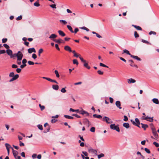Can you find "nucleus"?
<instances>
[{"mask_svg":"<svg viewBox=\"0 0 159 159\" xmlns=\"http://www.w3.org/2000/svg\"><path fill=\"white\" fill-rule=\"evenodd\" d=\"M142 125V128H143L144 130H145L148 127V126L147 124H144L142 123L140 124Z\"/></svg>","mask_w":159,"mask_h":159,"instance_id":"16","label":"nucleus"},{"mask_svg":"<svg viewBox=\"0 0 159 159\" xmlns=\"http://www.w3.org/2000/svg\"><path fill=\"white\" fill-rule=\"evenodd\" d=\"M54 73L56 75V76L57 78H59L60 77V75L59 74L57 70H55Z\"/></svg>","mask_w":159,"mask_h":159,"instance_id":"34","label":"nucleus"},{"mask_svg":"<svg viewBox=\"0 0 159 159\" xmlns=\"http://www.w3.org/2000/svg\"><path fill=\"white\" fill-rule=\"evenodd\" d=\"M82 153L85 156H87L88 155V153L86 152L83 151L82 152Z\"/></svg>","mask_w":159,"mask_h":159,"instance_id":"62","label":"nucleus"},{"mask_svg":"<svg viewBox=\"0 0 159 159\" xmlns=\"http://www.w3.org/2000/svg\"><path fill=\"white\" fill-rule=\"evenodd\" d=\"M90 130L93 132H94L95 131V128L94 127H93L91 128L90 129Z\"/></svg>","mask_w":159,"mask_h":159,"instance_id":"47","label":"nucleus"},{"mask_svg":"<svg viewBox=\"0 0 159 159\" xmlns=\"http://www.w3.org/2000/svg\"><path fill=\"white\" fill-rule=\"evenodd\" d=\"M153 117H149L148 116L145 117L144 116H143L142 119V120H145L148 121L152 122H153Z\"/></svg>","mask_w":159,"mask_h":159,"instance_id":"2","label":"nucleus"},{"mask_svg":"<svg viewBox=\"0 0 159 159\" xmlns=\"http://www.w3.org/2000/svg\"><path fill=\"white\" fill-rule=\"evenodd\" d=\"M79 58L82 62L84 63L86 62V61L84 60L83 57L81 56L79 57Z\"/></svg>","mask_w":159,"mask_h":159,"instance_id":"43","label":"nucleus"},{"mask_svg":"<svg viewBox=\"0 0 159 159\" xmlns=\"http://www.w3.org/2000/svg\"><path fill=\"white\" fill-rule=\"evenodd\" d=\"M7 53L9 56H11L12 54V52L10 49H7L6 51Z\"/></svg>","mask_w":159,"mask_h":159,"instance_id":"23","label":"nucleus"},{"mask_svg":"<svg viewBox=\"0 0 159 159\" xmlns=\"http://www.w3.org/2000/svg\"><path fill=\"white\" fill-rule=\"evenodd\" d=\"M64 49L67 51H68L69 52H71L72 50L71 49V48L68 46H66L64 47Z\"/></svg>","mask_w":159,"mask_h":159,"instance_id":"15","label":"nucleus"},{"mask_svg":"<svg viewBox=\"0 0 159 159\" xmlns=\"http://www.w3.org/2000/svg\"><path fill=\"white\" fill-rule=\"evenodd\" d=\"M149 35H151L152 34H153L154 35H156V32H155L154 31H151L149 32Z\"/></svg>","mask_w":159,"mask_h":159,"instance_id":"53","label":"nucleus"},{"mask_svg":"<svg viewBox=\"0 0 159 159\" xmlns=\"http://www.w3.org/2000/svg\"><path fill=\"white\" fill-rule=\"evenodd\" d=\"M80 113L81 114H82V115H84L85 114L87 116H88L89 115V113H88L87 111H84V110L82 111H81Z\"/></svg>","mask_w":159,"mask_h":159,"instance_id":"27","label":"nucleus"},{"mask_svg":"<svg viewBox=\"0 0 159 159\" xmlns=\"http://www.w3.org/2000/svg\"><path fill=\"white\" fill-rule=\"evenodd\" d=\"M52 88L54 90H57L59 89V86L57 85H53Z\"/></svg>","mask_w":159,"mask_h":159,"instance_id":"24","label":"nucleus"},{"mask_svg":"<svg viewBox=\"0 0 159 159\" xmlns=\"http://www.w3.org/2000/svg\"><path fill=\"white\" fill-rule=\"evenodd\" d=\"M14 76V73L13 72H11L9 75V76L10 77H12Z\"/></svg>","mask_w":159,"mask_h":159,"instance_id":"54","label":"nucleus"},{"mask_svg":"<svg viewBox=\"0 0 159 159\" xmlns=\"http://www.w3.org/2000/svg\"><path fill=\"white\" fill-rule=\"evenodd\" d=\"M32 57L34 59H35L37 57V55H36V54H34V53L32 54Z\"/></svg>","mask_w":159,"mask_h":159,"instance_id":"59","label":"nucleus"},{"mask_svg":"<svg viewBox=\"0 0 159 159\" xmlns=\"http://www.w3.org/2000/svg\"><path fill=\"white\" fill-rule=\"evenodd\" d=\"M130 56L134 58V59H135L138 61H141V59L140 58H139L138 56H134V55H132V54Z\"/></svg>","mask_w":159,"mask_h":159,"instance_id":"18","label":"nucleus"},{"mask_svg":"<svg viewBox=\"0 0 159 159\" xmlns=\"http://www.w3.org/2000/svg\"><path fill=\"white\" fill-rule=\"evenodd\" d=\"M52 8L56 9L57 8L55 4H52L49 5Z\"/></svg>","mask_w":159,"mask_h":159,"instance_id":"48","label":"nucleus"},{"mask_svg":"<svg viewBox=\"0 0 159 159\" xmlns=\"http://www.w3.org/2000/svg\"><path fill=\"white\" fill-rule=\"evenodd\" d=\"M88 152L96 155H97V151L96 150L93 149L92 148H89L88 149Z\"/></svg>","mask_w":159,"mask_h":159,"instance_id":"5","label":"nucleus"},{"mask_svg":"<svg viewBox=\"0 0 159 159\" xmlns=\"http://www.w3.org/2000/svg\"><path fill=\"white\" fill-rule=\"evenodd\" d=\"M28 51L29 53H31L32 52H35L36 50L34 48H30L28 49Z\"/></svg>","mask_w":159,"mask_h":159,"instance_id":"10","label":"nucleus"},{"mask_svg":"<svg viewBox=\"0 0 159 159\" xmlns=\"http://www.w3.org/2000/svg\"><path fill=\"white\" fill-rule=\"evenodd\" d=\"M123 126L127 129L129 127V125L128 123H124L123 125Z\"/></svg>","mask_w":159,"mask_h":159,"instance_id":"25","label":"nucleus"},{"mask_svg":"<svg viewBox=\"0 0 159 159\" xmlns=\"http://www.w3.org/2000/svg\"><path fill=\"white\" fill-rule=\"evenodd\" d=\"M57 37V35L55 34H52L49 37V38L50 39H54Z\"/></svg>","mask_w":159,"mask_h":159,"instance_id":"20","label":"nucleus"},{"mask_svg":"<svg viewBox=\"0 0 159 159\" xmlns=\"http://www.w3.org/2000/svg\"><path fill=\"white\" fill-rule=\"evenodd\" d=\"M81 55L80 54H78L76 53L74 54V56L76 57H79Z\"/></svg>","mask_w":159,"mask_h":159,"instance_id":"63","label":"nucleus"},{"mask_svg":"<svg viewBox=\"0 0 159 159\" xmlns=\"http://www.w3.org/2000/svg\"><path fill=\"white\" fill-rule=\"evenodd\" d=\"M124 53H125L127 54L130 56L131 54L129 53V52L126 49H125L123 50Z\"/></svg>","mask_w":159,"mask_h":159,"instance_id":"35","label":"nucleus"},{"mask_svg":"<svg viewBox=\"0 0 159 159\" xmlns=\"http://www.w3.org/2000/svg\"><path fill=\"white\" fill-rule=\"evenodd\" d=\"M59 34L62 37L65 36L66 35V34L64 33L63 31L61 30H59L58 31Z\"/></svg>","mask_w":159,"mask_h":159,"instance_id":"17","label":"nucleus"},{"mask_svg":"<svg viewBox=\"0 0 159 159\" xmlns=\"http://www.w3.org/2000/svg\"><path fill=\"white\" fill-rule=\"evenodd\" d=\"M28 63L29 65H33L34 64V63L33 62L30 61H28Z\"/></svg>","mask_w":159,"mask_h":159,"instance_id":"55","label":"nucleus"},{"mask_svg":"<svg viewBox=\"0 0 159 159\" xmlns=\"http://www.w3.org/2000/svg\"><path fill=\"white\" fill-rule=\"evenodd\" d=\"M144 150L145 151V152L148 153L149 154L150 153V150L148 148H144Z\"/></svg>","mask_w":159,"mask_h":159,"instance_id":"45","label":"nucleus"},{"mask_svg":"<svg viewBox=\"0 0 159 159\" xmlns=\"http://www.w3.org/2000/svg\"><path fill=\"white\" fill-rule=\"evenodd\" d=\"M59 21L60 22L62 23L64 25H66L67 23V22L66 20H60Z\"/></svg>","mask_w":159,"mask_h":159,"instance_id":"40","label":"nucleus"},{"mask_svg":"<svg viewBox=\"0 0 159 159\" xmlns=\"http://www.w3.org/2000/svg\"><path fill=\"white\" fill-rule=\"evenodd\" d=\"M73 63L74 64H76L78 65L79 64L78 62L77 59H74L73 61Z\"/></svg>","mask_w":159,"mask_h":159,"instance_id":"33","label":"nucleus"},{"mask_svg":"<svg viewBox=\"0 0 159 159\" xmlns=\"http://www.w3.org/2000/svg\"><path fill=\"white\" fill-rule=\"evenodd\" d=\"M3 46L7 49H8L9 48V46L7 45V44H3Z\"/></svg>","mask_w":159,"mask_h":159,"instance_id":"61","label":"nucleus"},{"mask_svg":"<svg viewBox=\"0 0 159 159\" xmlns=\"http://www.w3.org/2000/svg\"><path fill=\"white\" fill-rule=\"evenodd\" d=\"M134 36L135 38H138L139 37V35L136 31H135L134 32Z\"/></svg>","mask_w":159,"mask_h":159,"instance_id":"37","label":"nucleus"},{"mask_svg":"<svg viewBox=\"0 0 159 159\" xmlns=\"http://www.w3.org/2000/svg\"><path fill=\"white\" fill-rule=\"evenodd\" d=\"M34 5L36 7H38L40 5L38 2H36L34 3Z\"/></svg>","mask_w":159,"mask_h":159,"instance_id":"44","label":"nucleus"},{"mask_svg":"<svg viewBox=\"0 0 159 159\" xmlns=\"http://www.w3.org/2000/svg\"><path fill=\"white\" fill-rule=\"evenodd\" d=\"M21 60H18V59H17V63L19 65H20L21 64Z\"/></svg>","mask_w":159,"mask_h":159,"instance_id":"58","label":"nucleus"},{"mask_svg":"<svg viewBox=\"0 0 159 159\" xmlns=\"http://www.w3.org/2000/svg\"><path fill=\"white\" fill-rule=\"evenodd\" d=\"M80 28L81 29L85 30L87 32L89 31V29H88V28H86V27H85V26H83V27H80Z\"/></svg>","mask_w":159,"mask_h":159,"instance_id":"30","label":"nucleus"},{"mask_svg":"<svg viewBox=\"0 0 159 159\" xmlns=\"http://www.w3.org/2000/svg\"><path fill=\"white\" fill-rule=\"evenodd\" d=\"M39 106L40 107L41 111H43L45 109V107L44 106H42L40 104H39Z\"/></svg>","mask_w":159,"mask_h":159,"instance_id":"36","label":"nucleus"},{"mask_svg":"<svg viewBox=\"0 0 159 159\" xmlns=\"http://www.w3.org/2000/svg\"><path fill=\"white\" fill-rule=\"evenodd\" d=\"M110 127L111 129L115 130L118 132H119L120 131L118 125H116L115 124H114L110 125Z\"/></svg>","mask_w":159,"mask_h":159,"instance_id":"1","label":"nucleus"},{"mask_svg":"<svg viewBox=\"0 0 159 159\" xmlns=\"http://www.w3.org/2000/svg\"><path fill=\"white\" fill-rule=\"evenodd\" d=\"M132 26L136 28L137 30L141 31L142 30V28L139 26H137L134 25H132Z\"/></svg>","mask_w":159,"mask_h":159,"instance_id":"13","label":"nucleus"},{"mask_svg":"<svg viewBox=\"0 0 159 159\" xmlns=\"http://www.w3.org/2000/svg\"><path fill=\"white\" fill-rule=\"evenodd\" d=\"M104 156V154L103 153H101L98 156V159H100L101 157H103Z\"/></svg>","mask_w":159,"mask_h":159,"instance_id":"41","label":"nucleus"},{"mask_svg":"<svg viewBox=\"0 0 159 159\" xmlns=\"http://www.w3.org/2000/svg\"><path fill=\"white\" fill-rule=\"evenodd\" d=\"M153 144L154 145L157 147H158L159 146V144L156 142H154L153 143Z\"/></svg>","mask_w":159,"mask_h":159,"instance_id":"50","label":"nucleus"},{"mask_svg":"<svg viewBox=\"0 0 159 159\" xmlns=\"http://www.w3.org/2000/svg\"><path fill=\"white\" fill-rule=\"evenodd\" d=\"M12 152L14 157H16V156L18 154V152L14 150L13 148H12Z\"/></svg>","mask_w":159,"mask_h":159,"instance_id":"21","label":"nucleus"},{"mask_svg":"<svg viewBox=\"0 0 159 159\" xmlns=\"http://www.w3.org/2000/svg\"><path fill=\"white\" fill-rule=\"evenodd\" d=\"M27 62V60L25 59H24L22 61V63L23 64H26V63Z\"/></svg>","mask_w":159,"mask_h":159,"instance_id":"60","label":"nucleus"},{"mask_svg":"<svg viewBox=\"0 0 159 159\" xmlns=\"http://www.w3.org/2000/svg\"><path fill=\"white\" fill-rule=\"evenodd\" d=\"M61 92L63 93H65L66 92L65 88H62L61 90Z\"/></svg>","mask_w":159,"mask_h":159,"instance_id":"64","label":"nucleus"},{"mask_svg":"<svg viewBox=\"0 0 159 159\" xmlns=\"http://www.w3.org/2000/svg\"><path fill=\"white\" fill-rule=\"evenodd\" d=\"M103 120L104 121H105L108 124H111L113 122L111 120V119L105 116L103 118Z\"/></svg>","mask_w":159,"mask_h":159,"instance_id":"3","label":"nucleus"},{"mask_svg":"<svg viewBox=\"0 0 159 159\" xmlns=\"http://www.w3.org/2000/svg\"><path fill=\"white\" fill-rule=\"evenodd\" d=\"M92 33L93 34H95L96 35V36L98 38H101L102 37L101 36H100L99 34H98L96 33V32H94V31H93L92 32Z\"/></svg>","mask_w":159,"mask_h":159,"instance_id":"31","label":"nucleus"},{"mask_svg":"<svg viewBox=\"0 0 159 159\" xmlns=\"http://www.w3.org/2000/svg\"><path fill=\"white\" fill-rule=\"evenodd\" d=\"M152 101L154 103L158 104L159 103V101L157 98H154L152 100Z\"/></svg>","mask_w":159,"mask_h":159,"instance_id":"19","label":"nucleus"},{"mask_svg":"<svg viewBox=\"0 0 159 159\" xmlns=\"http://www.w3.org/2000/svg\"><path fill=\"white\" fill-rule=\"evenodd\" d=\"M142 42L145 43L150 44L149 43L148 41L144 39H142Z\"/></svg>","mask_w":159,"mask_h":159,"instance_id":"49","label":"nucleus"},{"mask_svg":"<svg viewBox=\"0 0 159 159\" xmlns=\"http://www.w3.org/2000/svg\"><path fill=\"white\" fill-rule=\"evenodd\" d=\"M5 145L7 149H9V148L11 147L10 145L8 143H5Z\"/></svg>","mask_w":159,"mask_h":159,"instance_id":"39","label":"nucleus"},{"mask_svg":"<svg viewBox=\"0 0 159 159\" xmlns=\"http://www.w3.org/2000/svg\"><path fill=\"white\" fill-rule=\"evenodd\" d=\"M19 75L18 74H16L12 77V78L10 80L9 82H11L14 80H15L19 78Z\"/></svg>","mask_w":159,"mask_h":159,"instance_id":"8","label":"nucleus"},{"mask_svg":"<svg viewBox=\"0 0 159 159\" xmlns=\"http://www.w3.org/2000/svg\"><path fill=\"white\" fill-rule=\"evenodd\" d=\"M97 72L98 74L100 75H102L103 74V72L102 71L100 70H98L97 71Z\"/></svg>","mask_w":159,"mask_h":159,"instance_id":"51","label":"nucleus"},{"mask_svg":"<svg viewBox=\"0 0 159 159\" xmlns=\"http://www.w3.org/2000/svg\"><path fill=\"white\" fill-rule=\"evenodd\" d=\"M127 82L129 84H131V83H134L135 82L136 80L134 79L130 78L128 79Z\"/></svg>","mask_w":159,"mask_h":159,"instance_id":"12","label":"nucleus"},{"mask_svg":"<svg viewBox=\"0 0 159 159\" xmlns=\"http://www.w3.org/2000/svg\"><path fill=\"white\" fill-rule=\"evenodd\" d=\"M83 122L84 124L86 125L88 127H89V126L90 125V121L87 118L84 119Z\"/></svg>","mask_w":159,"mask_h":159,"instance_id":"6","label":"nucleus"},{"mask_svg":"<svg viewBox=\"0 0 159 159\" xmlns=\"http://www.w3.org/2000/svg\"><path fill=\"white\" fill-rule=\"evenodd\" d=\"M64 116L65 118L68 119H74V117L73 116L67 115H65Z\"/></svg>","mask_w":159,"mask_h":159,"instance_id":"29","label":"nucleus"},{"mask_svg":"<svg viewBox=\"0 0 159 159\" xmlns=\"http://www.w3.org/2000/svg\"><path fill=\"white\" fill-rule=\"evenodd\" d=\"M116 106L120 109H121L122 107H120V101H117L116 102Z\"/></svg>","mask_w":159,"mask_h":159,"instance_id":"11","label":"nucleus"},{"mask_svg":"<svg viewBox=\"0 0 159 159\" xmlns=\"http://www.w3.org/2000/svg\"><path fill=\"white\" fill-rule=\"evenodd\" d=\"M43 78L44 79H46L47 80L52 82H54L56 84H58V82L55 80H52L50 78H47L46 77H43Z\"/></svg>","mask_w":159,"mask_h":159,"instance_id":"7","label":"nucleus"},{"mask_svg":"<svg viewBox=\"0 0 159 159\" xmlns=\"http://www.w3.org/2000/svg\"><path fill=\"white\" fill-rule=\"evenodd\" d=\"M94 118H97L98 119H101L102 118V116L100 115H98L97 114H93V115Z\"/></svg>","mask_w":159,"mask_h":159,"instance_id":"22","label":"nucleus"},{"mask_svg":"<svg viewBox=\"0 0 159 159\" xmlns=\"http://www.w3.org/2000/svg\"><path fill=\"white\" fill-rule=\"evenodd\" d=\"M67 27L68 30L72 33H74V31L72 30V28L70 25H67Z\"/></svg>","mask_w":159,"mask_h":159,"instance_id":"28","label":"nucleus"},{"mask_svg":"<svg viewBox=\"0 0 159 159\" xmlns=\"http://www.w3.org/2000/svg\"><path fill=\"white\" fill-rule=\"evenodd\" d=\"M135 121L136 122V125H135L136 126H138L139 128H140V127L139 126V125L140 124L138 118H136L135 119Z\"/></svg>","mask_w":159,"mask_h":159,"instance_id":"14","label":"nucleus"},{"mask_svg":"<svg viewBox=\"0 0 159 159\" xmlns=\"http://www.w3.org/2000/svg\"><path fill=\"white\" fill-rule=\"evenodd\" d=\"M22 18V17L21 16H20L16 18V20H21Z\"/></svg>","mask_w":159,"mask_h":159,"instance_id":"52","label":"nucleus"},{"mask_svg":"<svg viewBox=\"0 0 159 159\" xmlns=\"http://www.w3.org/2000/svg\"><path fill=\"white\" fill-rule=\"evenodd\" d=\"M53 40L55 42L59 44L61 43H64L65 42L61 39H53Z\"/></svg>","mask_w":159,"mask_h":159,"instance_id":"9","label":"nucleus"},{"mask_svg":"<svg viewBox=\"0 0 159 159\" xmlns=\"http://www.w3.org/2000/svg\"><path fill=\"white\" fill-rule=\"evenodd\" d=\"M38 128L40 130H42L43 129V126L42 125H38Z\"/></svg>","mask_w":159,"mask_h":159,"instance_id":"46","label":"nucleus"},{"mask_svg":"<svg viewBox=\"0 0 159 159\" xmlns=\"http://www.w3.org/2000/svg\"><path fill=\"white\" fill-rule=\"evenodd\" d=\"M52 119L51 120V122L52 123H54L56 122L57 120L55 119L54 118H52Z\"/></svg>","mask_w":159,"mask_h":159,"instance_id":"56","label":"nucleus"},{"mask_svg":"<svg viewBox=\"0 0 159 159\" xmlns=\"http://www.w3.org/2000/svg\"><path fill=\"white\" fill-rule=\"evenodd\" d=\"M84 66L88 69L90 68V66L88 65V63H86V62L84 63Z\"/></svg>","mask_w":159,"mask_h":159,"instance_id":"26","label":"nucleus"},{"mask_svg":"<svg viewBox=\"0 0 159 159\" xmlns=\"http://www.w3.org/2000/svg\"><path fill=\"white\" fill-rule=\"evenodd\" d=\"M154 136L155 137L156 139H158V136L157 134V132H156L155 133H153Z\"/></svg>","mask_w":159,"mask_h":159,"instance_id":"38","label":"nucleus"},{"mask_svg":"<svg viewBox=\"0 0 159 159\" xmlns=\"http://www.w3.org/2000/svg\"><path fill=\"white\" fill-rule=\"evenodd\" d=\"M124 119H123V120L124 121H126L128 120V118L126 116H124Z\"/></svg>","mask_w":159,"mask_h":159,"instance_id":"57","label":"nucleus"},{"mask_svg":"<svg viewBox=\"0 0 159 159\" xmlns=\"http://www.w3.org/2000/svg\"><path fill=\"white\" fill-rule=\"evenodd\" d=\"M16 55L17 58V59H18V60H19L20 59L22 60L23 58V55L20 51H19L16 53Z\"/></svg>","mask_w":159,"mask_h":159,"instance_id":"4","label":"nucleus"},{"mask_svg":"<svg viewBox=\"0 0 159 159\" xmlns=\"http://www.w3.org/2000/svg\"><path fill=\"white\" fill-rule=\"evenodd\" d=\"M100 66H101L107 67V68H108V66H107L106 65H105L103 64L102 63H100Z\"/></svg>","mask_w":159,"mask_h":159,"instance_id":"42","label":"nucleus"},{"mask_svg":"<svg viewBox=\"0 0 159 159\" xmlns=\"http://www.w3.org/2000/svg\"><path fill=\"white\" fill-rule=\"evenodd\" d=\"M69 110L70 111H72L73 112H79V109L74 110V109H72V108H70V109Z\"/></svg>","mask_w":159,"mask_h":159,"instance_id":"32","label":"nucleus"}]
</instances>
